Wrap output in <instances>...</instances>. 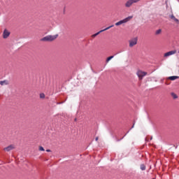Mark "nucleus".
<instances>
[{"instance_id":"obj_4","label":"nucleus","mask_w":179,"mask_h":179,"mask_svg":"<svg viewBox=\"0 0 179 179\" xmlns=\"http://www.w3.org/2000/svg\"><path fill=\"white\" fill-rule=\"evenodd\" d=\"M113 26H114V24H112V25L105 28L104 29H102V30L98 31L97 33L93 34L92 37H96V36H99V34H100V33H103V31H106V30H109V29H111V27H113Z\"/></svg>"},{"instance_id":"obj_3","label":"nucleus","mask_w":179,"mask_h":179,"mask_svg":"<svg viewBox=\"0 0 179 179\" xmlns=\"http://www.w3.org/2000/svg\"><path fill=\"white\" fill-rule=\"evenodd\" d=\"M136 75L138 77V79L140 80H142V79H143V77L148 75V73L142 71H138Z\"/></svg>"},{"instance_id":"obj_18","label":"nucleus","mask_w":179,"mask_h":179,"mask_svg":"<svg viewBox=\"0 0 179 179\" xmlns=\"http://www.w3.org/2000/svg\"><path fill=\"white\" fill-rule=\"evenodd\" d=\"M39 150H41V152H44V150H45L44 149V148L43 146H40Z\"/></svg>"},{"instance_id":"obj_22","label":"nucleus","mask_w":179,"mask_h":179,"mask_svg":"<svg viewBox=\"0 0 179 179\" xmlns=\"http://www.w3.org/2000/svg\"><path fill=\"white\" fill-rule=\"evenodd\" d=\"M46 152H51V150H46Z\"/></svg>"},{"instance_id":"obj_8","label":"nucleus","mask_w":179,"mask_h":179,"mask_svg":"<svg viewBox=\"0 0 179 179\" xmlns=\"http://www.w3.org/2000/svg\"><path fill=\"white\" fill-rule=\"evenodd\" d=\"M176 52H177V50H171L168 52H166L164 54V57H170V55H174V54H176Z\"/></svg>"},{"instance_id":"obj_25","label":"nucleus","mask_w":179,"mask_h":179,"mask_svg":"<svg viewBox=\"0 0 179 179\" xmlns=\"http://www.w3.org/2000/svg\"><path fill=\"white\" fill-rule=\"evenodd\" d=\"M75 121H76V118L75 119Z\"/></svg>"},{"instance_id":"obj_21","label":"nucleus","mask_w":179,"mask_h":179,"mask_svg":"<svg viewBox=\"0 0 179 179\" xmlns=\"http://www.w3.org/2000/svg\"><path fill=\"white\" fill-rule=\"evenodd\" d=\"M95 141H99V137H96Z\"/></svg>"},{"instance_id":"obj_15","label":"nucleus","mask_w":179,"mask_h":179,"mask_svg":"<svg viewBox=\"0 0 179 179\" xmlns=\"http://www.w3.org/2000/svg\"><path fill=\"white\" fill-rule=\"evenodd\" d=\"M129 132V131H128L127 134H128ZM127 134H125L124 136L120 139L116 138V142H120V141H122V138H125V136H127Z\"/></svg>"},{"instance_id":"obj_17","label":"nucleus","mask_w":179,"mask_h":179,"mask_svg":"<svg viewBox=\"0 0 179 179\" xmlns=\"http://www.w3.org/2000/svg\"><path fill=\"white\" fill-rule=\"evenodd\" d=\"M160 33H162V30L159 29L156 31L155 34H160Z\"/></svg>"},{"instance_id":"obj_27","label":"nucleus","mask_w":179,"mask_h":179,"mask_svg":"<svg viewBox=\"0 0 179 179\" xmlns=\"http://www.w3.org/2000/svg\"><path fill=\"white\" fill-rule=\"evenodd\" d=\"M178 53H179V50H178Z\"/></svg>"},{"instance_id":"obj_16","label":"nucleus","mask_w":179,"mask_h":179,"mask_svg":"<svg viewBox=\"0 0 179 179\" xmlns=\"http://www.w3.org/2000/svg\"><path fill=\"white\" fill-rule=\"evenodd\" d=\"M40 99H45V94L44 93H41Z\"/></svg>"},{"instance_id":"obj_7","label":"nucleus","mask_w":179,"mask_h":179,"mask_svg":"<svg viewBox=\"0 0 179 179\" xmlns=\"http://www.w3.org/2000/svg\"><path fill=\"white\" fill-rule=\"evenodd\" d=\"M15 149V145H10L6 148H3V150L6 152H10V150H13Z\"/></svg>"},{"instance_id":"obj_23","label":"nucleus","mask_w":179,"mask_h":179,"mask_svg":"<svg viewBox=\"0 0 179 179\" xmlns=\"http://www.w3.org/2000/svg\"><path fill=\"white\" fill-rule=\"evenodd\" d=\"M134 125H135V124H133V126L131 127V129H132V128H134Z\"/></svg>"},{"instance_id":"obj_19","label":"nucleus","mask_w":179,"mask_h":179,"mask_svg":"<svg viewBox=\"0 0 179 179\" xmlns=\"http://www.w3.org/2000/svg\"><path fill=\"white\" fill-rule=\"evenodd\" d=\"M5 82H6V80L0 81V85L1 86H3V85H5Z\"/></svg>"},{"instance_id":"obj_5","label":"nucleus","mask_w":179,"mask_h":179,"mask_svg":"<svg viewBox=\"0 0 179 179\" xmlns=\"http://www.w3.org/2000/svg\"><path fill=\"white\" fill-rule=\"evenodd\" d=\"M129 47H134V45H136L138 44V38H134L130 41H129Z\"/></svg>"},{"instance_id":"obj_2","label":"nucleus","mask_w":179,"mask_h":179,"mask_svg":"<svg viewBox=\"0 0 179 179\" xmlns=\"http://www.w3.org/2000/svg\"><path fill=\"white\" fill-rule=\"evenodd\" d=\"M141 0H128L125 4L124 6L126 8H131L134 3H138Z\"/></svg>"},{"instance_id":"obj_12","label":"nucleus","mask_w":179,"mask_h":179,"mask_svg":"<svg viewBox=\"0 0 179 179\" xmlns=\"http://www.w3.org/2000/svg\"><path fill=\"white\" fill-rule=\"evenodd\" d=\"M169 79L170 80H176V79H179V76H170L169 77Z\"/></svg>"},{"instance_id":"obj_24","label":"nucleus","mask_w":179,"mask_h":179,"mask_svg":"<svg viewBox=\"0 0 179 179\" xmlns=\"http://www.w3.org/2000/svg\"><path fill=\"white\" fill-rule=\"evenodd\" d=\"M64 13H65V8H64Z\"/></svg>"},{"instance_id":"obj_10","label":"nucleus","mask_w":179,"mask_h":179,"mask_svg":"<svg viewBox=\"0 0 179 179\" xmlns=\"http://www.w3.org/2000/svg\"><path fill=\"white\" fill-rule=\"evenodd\" d=\"M121 52H122V51H120L117 53L115 54L114 55L108 57L106 59V62H110V61H111V59H113V58H114V57H115V55H117V54H120Z\"/></svg>"},{"instance_id":"obj_11","label":"nucleus","mask_w":179,"mask_h":179,"mask_svg":"<svg viewBox=\"0 0 179 179\" xmlns=\"http://www.w3.org/2000/svg\"><path fill=\"white\" fill-rule=\"evenodd\" d=\"M169 17H170L171 19H172V20H174V22H176V23H179V20L177 19V18L176 17V16H174L173 14L169 15Z\"/></svg>"},{"instance_id":"obj_14","label":"nucleus","mask_w":179,"mask_h":179,"mask_svg":"<svg viewBox=\"0 0 179 179\" xmlns=\"http://www.w3.org/2000/svg\"><path fill=\"white\" fill-rule=\"evenodd\" d=\"M141 170H142V171H145V170H146V166H145V164H141Z\"/></svg>"},{"instance_id":"obj_26","label":"nucleus","mask_w":179,"mask_h":179,"mask_svg":"<svg viewBox=\"0 0 179 179\" xmlns=\"http://www.w3.org/2000/svg\"><path fill=\"white\" fill-rule=\"evenodd\" d=\"M178 24H179V23H177Z\"/></svg>"},{"instance_id":"obj_1","label":"nucleus","mask_w":179,"mask_h":179,"mask_svg":"<svg viewBox=\"0 0 179 179\" xmlns=\"http://www.w3.org/2000/svg\"><path fill=\"white\" fill-rule=\"evenodd\" d=\"M58 37V34L52 36V35H48L41 39V41H45V42H51L54 41Z\"/></svg>"},{"instance_id":"obj_20","label":"nucleus","mask_w":179,"mask_h":179,"mask_svg":"<svg viewBox=\"0 0 179 179\" xmlns=\"http://www.w3.org/2000/svg\"><path fill=\"white\" fill-rule=\"evenodd\" d=\"M124 19H127V22H128V20H129V19H132V16H129V17H127V18H124Z\"/></svg>"},{"instance_id":"obj_13","label":"nucleus","mask_w":179,"mask_h":179,"mask_svg":"<svg viewBox=\"0 0 179 179\" xmlns=\"http://www.w3.org/2000/svg\"><path fill=\"white\" fill-rule=\"evenodd\" d=\"M171 95L173 97V99H178V96H177V94H176V93H174V92L171 93Z\"/></svg>"},{"instance_id":"obj_6","label":"nucleus","mask_w":179,"mask_h":179,"mask_svg":"<svg viewBox=\"0 0 179 179\" xmlns=\"http://www.w3.org/2000/svg\"><path fill=\"white\" fill-rule=\"evenodd\" d=\"M10 36V32L8 29H4L3 32V38H8Z\"/></svg>"},{"instance_id":"obj_9","label":"nucleus","mask_w":179,"mask_h":179,"mask_svg":"<svg viewBox=\"0 0 179 179\" xmlns=\"http://www.w3.org/2000/svg\"><path fill=\"white\" fill-rule=\"evenodd\" d=\"M127 22H128V18L123 19V20L116 22L115 24V26H120V24H124V23H127Z\"/></svg>"}]
</instances>
